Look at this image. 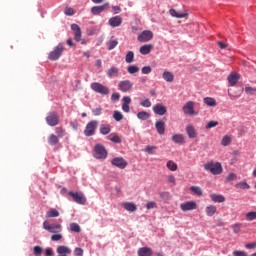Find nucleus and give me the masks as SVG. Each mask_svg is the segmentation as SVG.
<instances>
[{
  "label": "nucleus",
  "mask_w": 256,
  "mask_h": 256,
  "mask_svg": "<svg viewBox=\"0 0 256 256\" xmlns=\"http://www.w3.org/2000/svg\"><path fill=\"white\" fill-rule=\"evenodd\" d=\"M205 171H210L212 175H221L223 173V166L219 162H208L204 164Z\"/></svg>",
  "instance_id": "obj_1"
},
{
  "label": "nucleus",
  "mask_w": 256,
  "mask_h": 256,
  "mask_svg": "<svg viewBox=\"0 0 256 256\" xmlns=\"http://www.w3.org/2000/svg\"><path fill=\"white\" fill-rule=\"evenodd\" d=\"M97 127H99V122L97 120L90 121L84 129L85 137H93L97 131Z\"/></svg>",
  "instance_id": "obj_2"
},
{
  "label": "nucleus",
  "mask_w": 256,
  "mask_h": 256,
  "mask_svg": "<svg viewBox=\"0 0 256 256\" xmlns=\"http://www.w3.org/2000/svg\"><path fill=\"white\" fill-rule=\"evenodd\" d=\"M64 51H65V46H63V44H59L54 48L53 51L49 53L48 59H50V61H57V59H59V57L63 55Z\"/></svg>",
  "instance_id": "obj_3"
},
{
  "label": "nucleus",
  "mask_w": 256,
  "mask_h": 256,
  "mask_svg": "<svg viewBox=\"0 0 256 256\" xmlns=\"http://www.w3.org/2000/svg\"><path fill=\"white\" fill-rule=\"evenodd\" d=\"M43 229L49 233H61V231H63V226H61V224H51L48 221H44Z\"/></svg>",
  "instance_id": "obj_4"
},
{
  "label": "nucleus",
  "mask_w": 256,
  "mask_h": 256,
  "mask_svg": "<svg viewBox=\"0 0 256 256\" xmlns=\"http://www.w3.org/2000/svg\"><path fill=\"white\" fill-rule=\"evenodd\" d=\"M68 195H70L73 201H75V203H77L78 205H85L87 203V198L82 192L70 191L68 192Z\"/></svg>",
  "instance_id": "obj_5"
},
{
  "label": "nucleus",
  "mask_w": 256,
  "mask_h": 256,
  "mask_svg": "<svg viewBox=\"0 0 256 256\" xmlns=\"http://www.w3.org/2000/svg\"><path fill=\"white\" fill-rule=\"evenodd\" d=\"M90 87L92 91H95V93H99L100 95H109V89L107 86L99 82H93Z\"/></svg>",
  "instance_id": "obj_6"
},
{
  "label": "nucleus",
  "mask_w": 256,
  "mask_h": 256,
  "mask_svg": "<svg viewBox=\"0 0 256 256\" xmlns=\"http://www.w3.org/2000/svg\"><path fill=\"white\" fill-rule=\"evenodd\" d=\"M94 153L96 159H107V150L105 149V146L101 144L95 146Z\"/></svg>",
  "instance_id": "obj_7"
},
{
  "label": "nucleus",
  "mask_w": 256,
  "mask_h": 256,
  "mask_svg": "<svg viewBox=\"0 0 256 256\" xmlns=\"http://www.w3.org/2000/svg\"><path fill=\"white\" fill-rule=\"evenodd\" d=\"M46 123L50 127H57L59 125V114L57 112H50L46 117Z\"/></svg>",
  "instance_id": "obj_8"
},
{
  "label": "nucleus",
  "mask_w": 256,
  "mask_h": 256,
  "mask_svg": "<svg viewBox=\"0 0 256 256\" xmlns=\"http://www.w3.org/2000/svg\"><path fill=\"white\" fill-rule=\"evenodd\" d=\"M118 89L122 93H130V91H133V82L131 80H122L118 84Z\"/></svg>",
  "instance_id": "obj_9"
},
{
  "label": "nucleus",
  "mask_w": 256,
  "mask_h": 256,
  "mask_svg": "<svg viewBox=\"0 0 256 256\" xmlns=\"http://www.w3.org/2000/svg\"><path fill=\"white\" fill-rule=\"evenodd\" d=\"M153 39V32L150 30H144L140 35H138V41L140 43H147Z\"/></svg>",
  "instance_id": "obj_10"
},
{
  "label": "nucleus",
  "mask_w": 256,
  "mask_h": 256,
  "mask_svg": "<svg viewBox=\"0 0 256 256\" xmlns=\"http://www.w3.org/2000/svg\"><path fill=\"white\" fill-rule=\"evenodd\" d=\"M184 115H195V102L188 101L182 108Z\"/></svg>",
  "instance_id": "obj_11"
},
{
  "label": "nucleus",
  "mask_w": 256,
  "mask_h": 256,
  "mask_svg": "<svg viewBox=\"0 0 256 256\" xmlns=\"http://www.w3.org/2000/svg\"><path fill=\"white\" fill-rule=\"evenodd\" d=\"M180 209L181 211H193L195 209H197V202L195 201H188V202H184L182 204H180Z\"/></svg>",
  "instance_id": "obj_12"
},
{
  "label": "nucleus",
  "mask_w": 256,
  "mask_h": 256,
  "mask_svg": "<svg viewBox=\"0 0 256 256\" xmlns=\"http://www.w3.org/2000/svg\"><path fill=\"white\" fill-rule=\"evenodd\" d=\"M152 110L154 111L155 115L163 116L167 114V106L158 103L152 107Z\"/></svg>",
  "instance_id": "obj_13"
},
{
  "label": "nucleus",
  "mask_w": 256,
  "mask_h": 256,
  "mask_svg": "<svg viewBox=\"0 0 256 256\" xmlns=\"http://www.w3.org/2000/svg\"><path fill=\"white\" fill-rule=\"evenodd\" d=\"M111 164L114 165V167H118V169H125V167H127V161L121 157L112 159Z\"/></svg>",
  "instance_id": "obj_14"
},
{
  "label": "nucleus",
  "mask_w": 256,
  "mask_h": 256,
  "mask_svg": "<svg viewBox=\"0 0 256 256\" xmlns=\"http://www.w3.org/2000/svg\"><path fill=\"white\" fill-rule=\"evenodd\" d=\"M109 9V3H105L102 6H94L91 8V13L93 15H99L100 13H103V11H107Z\"/></svg>",
  "instance_id": "obj_15"
},
{
  "label": "nucleus",
  "mask_w": 256,
  "mask_h": 256,
  "mask_svg": "<svg viewBox=\"0 0 256 256\" xmlns=\"http://www.w3.org/2000/svg\"><path fill=\"white\" fill-rule=\"evenodd\" d=\"M122 23H123V18H121V16H114L109 19L110 27H121Z\"/></svg>",
  "instance_id": "obj_16"
},
{
  "label": "nucleus",
  "mask_w": 256,
  "mask_h": 256,
  "mask_svg": "<svg viewBox=\"0 0 256 256\" xmlns=\"http://www.w3.org/2000/svg\"><path fill=\"white\" fill-rule=\"evenodd\" d=\"M72 31H74V39L75 41L79 42L81 41V27L77 24H72L71 25Z\"/></svg>",
  "instance_id": "obj_17"
},
{
  "label": "nucleus",
  "mask_w": 256,
  "mask_h": 256,
  "mask_svg": "<svg viewBox=\"0 0 256 256\" xmlns=\"http://www.w3.org/2000/svg\"><path fill=\"white\" fill-rule=\"evenodd\" d=\"M176 145H185V136L183 134H174L171 138Z\"/></svg>",
  "instance_id": "obj_18"
},
{
  "label": "nucleus",
  "mask_w": 256,
  "mask_h": 256,
  "mask_svg": "<svg viewBox=\"0 0 256 256\" xmlns=\"http://www.w3.org/2000/svg\"><path fill=\"white\" fill-rule=\"evenodd\" d=\"M123 104H122V111H124V113H129L130 111V107L129 105H131V97L129 96H124L122 98Z\"/></svg>",
  "instance_id": "obj_19"
},
{
  "label": "nucleus",
  "mask_w": 256,
  "mask_h": 256,
  "mask_svg": "<svg viewBox=\"0 0 256 256\" xmlns=\"http://www.w3.org/2000/svg\"><path fill=\"white\" fill-rule=\"evenodd\" d=\"M155 128L158 135H165V122L163 120L157 121L155 123Z\"/></svg>",
  "instance_id": "obj_20"
},
{
  "label": "nucleus",
  "mask_w": 256,
  "mask_h": 256,
  "mask_svg": "<svg viewBox=\"0 0 256 256\" xmlns=\"http://www.w3.org/2000/svg\"><path fill=\"white\" fill-rule=\"evenodd\" d=\"M186 133L189 139H197V130H195V127H193V125L186 126Z\"/></svg>",
  "instance_id": "obj_21"
},
{
  "label": "nucleus",
  "mask_w": 256,
  "mask_h": 256,
  "mask_svg": "<svg viewBox=\"0 0 256 256\" xmlns=\"http://www.w3.org/2000/svg\"><path fill=\"white\" fill-rule=\"evenodd\" d=\"M227 80H228L230 87H235V85H237V81H239V74L231 73L228 76Z\"/></svg>",
  "instance_id": "obj_22"
},
{
  "label": "nucleus",
  "mask_w": 256,
  "mask_h": 256,
  "mask_svg": "<svg viewBox=\"0 0 256 256\" xmlns=\"http://www.w3.org/2000/svg\"><path fill=\"white\" fill-rule=\"evenodd\" d=\"M138 256H153V249L142 247L138 249Z\"/></svg>",
  "instance_id": "obj_23"
},
{
  "label": "nucleus",
  "mask_w": 256,
  "mask_h": 256,
  "mask_svg": "<svg viewBox=\"0 0 256 256\" xmlns=\"http://www.w3.org/2000/svg\"><path fill=\"white\" fill-rule=\"evenodd\" d=\"M122 207H124V209L130 213H135V211H137V205H135L133 202H125L122 204Z\"/></svg>",
  "instance_id": "obj_24"
},
{
  "label": "nucleus",
  "mask_w": 256,
  "mask_h": 256,
  "mask_svg": "<svg viewBox=\"0 0 256 256\" xmlns=\"http://www.w3.org/2000/svg\"><path fill=\"white\" fill-rule=\"evenodd\" d=\"M153 50V44H146L140 47L139 52L141 55H149Z\"/></svg>",
  "instance_id": "obj_25"
},
{
  "label": "nucleus",
  "mask_w": 256,
  "mask_h": 256,
  "mask_svg": "<svg viewBox=\"0 0 256 256\" xmlns=\"http://www.w3.org/2000/svg\"><path fill=\"white\" fill-rule=\"evenodd\" d=\"M162 78L164 81H167V83H173L175 81V75L169 71H164L162 74Z\"/></svg>",
  "instance_id": "obj_26"
},
{
  "label": "nucleus",
  "mask_w": 256,
  "mask_h": 256,
  "mask_svg": "<svg viewBox=\"0 0 256 256\" xmlns=\"http://www.w3.org/2000/svg\"><path fill=\"white\" fill-rule=\"evenodd\" d=\"M210 199H212L214 203H225V196L221 194H211Z\"/></svg>",
  "instance_id": "obj_27"
},
{
  "label": "nucleus",
  "mask_w": 256,
  "mask_h": 256,
  "mask_svg": "<svg viewBox=\"0 0 256 256\" xmlns=\"http://www.w3.org/2000/svg\"><path fill=\"white\" fill-rule=\"evenodd\" d=\"M169 13L171 17H176L177 19H183L184 17H187L186 12H177L175 9H170Z\"/></svg>",
  "instance_id": "obj_28"
},
{
  "label": "nucleus",
  "mask_w": 256,
  "mask_h": 256,
  "mask_svg": "<svg viewBox=\"0 0 256 256\" xmlns=\"http://www.w3.org/2000/svg\"><path fill=\"white\" fill-rule=\"evenodd\" d=\"M99 131H100L101 135H109V133H111V125L102 124V125H100Z\"/></svg>",
  "instance_id": "obj_29"
},
{
  "label": "nucleus",
  "mask_w": 256,
  "mask_h": 256,
  "mask_svg": "<svg viewBox=\"0 0 256 256\" xmlns=\"http://www.w3.org/2000/svg\"><path fill=\"white\" fill-rule=\"evenodd\" d=\"M108 77L111 79L113 77H118L119 76V68L113 66L107 71Z\"/></svg>",
  "instance_id": "obj_30"
},
{
  "label": "nucleus",
  "mask_w": 256,
  "mask_h": 256,
  "mask_svg": "<svg viewBox=\"0 0 256 256\" xmlns=\"http://www.w3.org/2000/svg\"><path fill=\"white\" fill-rule=\"evenodd\" d=\"M108 51H113V49H115V47H117V45H119V41H117V39H115L114 37H112L108 42Z\"/></svg>",
  "instance_id": "obj_31"
},
{
  "label": "nucleus",
  "mask_w": 256,
  "mask_h": 256,
  "mask_svg": "<svg viewBox=\"0 0 256 256\" xmlns=\"http://www.w3.org/2000/svg\"><path fill=\"white\" fill-rule=\"evenodd\" d=\"M137 117L140 119V121H147V119L151 117V114H149L147 111H140L137 113Z\"/></svg>",
  "instance_id": "obj_32"
},
{
  "label": "nucleus",
  "mask_w": 256,
  "mask_h": 256,
  "mask_svg": "<svg viewBox=\"0 0 256 256\" xmlns=\"http://www.w3.org/2000/svg\"><path fill=\"white\" fill-rule=\"evenodd\" d=\"M46 217H47L48 219H51V218H53V217H59V212H58L57 209L51 208V209H49V210L46 212Z\"/></svg>",
  "instance_id": "obj_33"
},
{
  "label": "nucleus",
  "mask_w": 256,
  "mask_h": 256,
  "mask_svg": "<svg viewBox=\"0 0 256 256\" xmlns=\"http://www.w3.org/2000/svg\"><path fill=\"white\" fill-rule=\"evenodd\" d=\"M204 103L208 107H217V101H215V98L206 97L204 98Z\"/></svg>",
  "instance_id": "obj_34"
},
{
  "label": "nucleus",
  "mask_w": 256,
  "mask_h": 256,
  "mask_svg": "<svg viewBox=\"0 0 256 256\" xmlns=\"http://www.w3.org/2000/svg\"><path fill=\"white\" fill-rule=\"evenodd\" d=\"M215 213H217V207L216 206L210 205V206L206 207V215L208 217H213V215Z\"/></svg>",
  "instance_id": "obj_35"
},
{
  "label": "nucleus",
  "mask_w": 256,
  "mask_h": 256,
  "mask_svg": "<svg viewBox=\"0 0 256 256\" xmlns=\"http://www.w3.org/2000/svg\"><path fill=\"white\" fill-rule=\"evenodd\" d=\"M126 63H133L135 61V53L133 51H128L125 56Z\"/></svg>",
  "instance_id": "obj_36"
},
{
  "label": "nucleus",
  "mask_w": 256,
  "mask_h": 256,
  "mask_svg": "<svg viewBox=\"0 0 256 256\" xmlns=\"http://www.w3.org/2000/svg\"><path fill=\"white\" fill-rule=\"evenodd\" d=\"M166 167H167V169H169V171H177V169H178L177 163L173 162V160H169L166 163Z\"/></svg>",
  "instance_id": "obj_37"
},
{
  "label": "nucleus",
  "mask_w": 256,
  "mask_h": 256,
  "mask_svg": "<svg viewBox=\"0 0 256 256\" xmlns=\"http://www.w3.org/2000/svg\"><path fill=\"white\" fill-rule=\"evenodd\" d=\"M108 139L112 141V143H121V137L116 133H112L108 136Z\"/></svg>",
  "instance_id": "obj_38"
},
{
  "label": "nucleus",
  "mask_w": 256,
  "mask_h": 256,
  "mask_svg": "<svg viewBox=\"0 0 256 256\" xmlns=\"http://www.w3.org/2000/svg\"><path fill=\"white\" fill-rule=\"evenodd\" d=\"M49 145H57L59 143V138L55 134H51L48 138Z\"/></svg>",
  "instance_id": "obj_39"
},
{
  "label": "nucleus",
  "mask_w": 256,
  "mask_h": 256,
  "mask_svg": "<svg viewBox=\"0 0 256 256\" xmlns=\"http://www.w3.org/2000/svg\"><path fill=\"white\" fill-rule=\"evenodd\" d=\"M190 191H192L194 195H199V196L203 195V190L199 186H191Z\"/></svg>",
  "instance_id": "obj_40"
},
{
  "label": "nucleus",
  "mask_w": 256,
  "mask_h": 256,
  "mask_svg": "<svg viewBox=\"0 0 256 256\" xmlns=\"http://www.w3.org/2000/svg\"><path fill=\"white\" fill-rule=\"evenodd\" d=\"M70 230L72 233H81V226L77 223H71L70 224Z\"/></svg>",
  "instance_id": "obj_41"
},
{
  "label": "nucleus",
  "mask_w": 256,
  "mask_h": 256,
  "mask_svg": "<svg viewBox=\"0 0 256 256\" xmlns=\"http://www.w3.org/2000/svg\"><path fill=\"white\" fill-rule=\"evenodd\" d=\"M127 71L130 75H133L135 73H139V67L135 65H130L128 66Z\"/></svg>",
  "instance_id": "obj_42"
},
{
  "label": "nucleus",
  "mask_w": 256,
  "mask_h": 256,
  "mask_svg": "<svg viewBox=\"0 0 256 256\" xmlns=\"http://www.w3.org/2000/svg\"><path fill=\"white\" fill-rule=\"evenodd\" d=\"M245 217H246V221H255L256 212L255 211L248 212V213H246Z\"/></svg>",
  "instance_id": "obj_43"
},
{
  "label": "nucleus",
  "mask_w": 256,
  "mask_h": 256,
  "mask_svg": "<svg viewBox=\"0 0 256 256\" xmlns=\"http://www.w3.org/2000/svg\"><path fill=\"white\" fill-rule=\"evenodd\" d=\"M113 119L116 120V121H123V113L115 110L114 111V114H113Z\"/></svg>",
  "instance_id": "obj_44"
},
{
  "label": "nucleus",
  "mask_w": 256,
  "mask_h": 256,
  "mask_svg": "<svg viewBox=\"0 0 256 256\" xmlns=\"http://www.w3.org/2000/svg\"><path fill=\"white\" fill-rule=\"evenodd\" d=\"M231 143V137L229 136H224L221 140V145H223V147H227L228 145H230Z\"/></svg>",
  "instance_id": "obj_45"
},
{
  "label": "nucleus",
  "mask_w": 256,
  "mask_h": 256,
  "mask_svg": "<svg viewBox=\"0 0 256 256\" xmlns=\"http://www.w3.org/2000/svg\"><path fill=\"white\" fill-rule=\"evenodd\" d=\"M145 151L149 155H154L155 151H157V147L156 146L148 145V146H146Z\"/></svg>",
  "instance_id": "obj_46"
},
{
  "label": "nucleus",
  "mask_w": 256,
  "mask_h": 256,
  "mask_svg": "<svg viewBox=\"0 0 256 256\" xmlns=\"http://www.w3.org/2000/svg\"><path fill=\"white\" fill-rule=\"evenodd\" d=\"M245 93L247 94V95H255V93H256V87H251V86H246L245 87Z\"/></svg>",
  "instance_id": "obj_47"
},
{
  "label": "nucleus",
  "mask_w": 256,
  "mask_h": 256,
  "mask_svg": "<svg viewBox=\"0 0 256 256\" xmlns=\"http://www.w3.org/2000/svg\"><path fill=\"white\" fill-rule=\"evenodd\" d=\"M237 189H250V186L247 182H239L235 185Z\"/></svg>",
  "instance_id": "obj_48"
},
{
  "label": "nucleus",
  "mask_w": 256,
  "mask_h": 256,
  "mask_svg": "<svg viewBox=\"0 0 256 256\" xmlns=\"http://www.w3.org/2000/svg\"><path fill=\"white\" fill-rule=\"evenodd\" d=\"M55 133L58 137H65V129L61 128V127H57L55 129Z\"/></svg>",
  "instance_id": "obj_49"
},
{
  "label": "nucleus",
  "mask_w": 256,
  "mask_h": 256,
  "mask_svg": "<svg viewBox=\"0 0 256 256\" xmlns=\"http://www.w3.org/2000/svg\"><path fill=\"white\" fill-rule=\"evenodd\" d=\"M92 113H93L94 117H99V115H102L103 109L101 108V106H99V107L93 109Z\"/></svg>",
  "instance_id": "obj_50"
},
{
  "label": "nucleus",
  "mask_w": 256,
  "mask_h": 256,
  "mask_svg": "<svg viewBox=\"0 0 256 256\" xmlns=\"http://www.w3.org/2000/svg\"><path fill=\"white\" fill-rule=\"evenodd\" d=\"M140 105H141V107L149 108V107H151V100H149V98H146L145 100L140 102Z\"/></svg>",
  "instance_id": "obj_51"
},
{
  "label": "nucleus",
  "mask_w": 256,
  "mask_h": 256,
  "mask_svg": "<svg viewBox=\"0 0 256 256\" xmlns=\"http://www.w3.org/2000/svg\"><path fill=\"white\" fill-rule=\"evenodd\" d=\"M217 125H219V122L212 120L208 122V124L206 125V129H213V127H217Z\"/></svg>",
  "instance_id": "obj_52"
},
{
  "label": "nucleus",
  "mask_w": 256,
  "mask_h": 256,
  "mask_svg": "<svg viewBox=\"0 0 256 256\" xmlns=\"http://www.w3.org/2000/svg\"><path fill=\"white\" fill-rule=\"evenodd\" d=\"M65 15H68L69 17L75 15V10L71 7H67L64 11Z\"/></svg>",
  "instance_id": "obj_53"
},
{
  "label": "nucleus",
  "mask_w": 256,
  "mask_h": 256,
  "mask_svg": "<svg viewBox=\"0 0 256 256\" xmlns=\"http://www.w3.org/2000/svg\"><path fill=\"white\" fill-rule=\"evenodd\" d=\"M151 71H153V69L151 68V66H144L142 68V73L143 75H149V73H151Z\"/></svg>",
  "instance_id": "obj_54"
},
{
  "label": "nucleus",
  "mask_w": 256,
  "mask_h": 256,
  "mask_svg": "<svg viewBox=\"0 0 256 256\" xmlns=\"http://www.w3.org/2000/svg\"><path fill=\"white\" fill-rule=\"evenodd\" d=\"M41 253H43V248H41V246H35L34 247V255L39 256V255H41Z\"/></svg>",
  "instance_id": "obj_55"
},
{
  "label": "nucleus",
  "mask_w": 256,
  "mask_h": 256,
  "mask_svg": "<svg viewBox=\"0 0 256 256\" xmlns=\"http://www.w3.org/2000/svg\"><path fill=\"white\" fill-rule=\"evenodd\" d=\"M63 239V235L61 234H54L51 236V241H61Z\"/></svg>",
  "instance_id": "obj_56"
},
{
  "label": "nucleus",
  "mask_w": 256,
  "mask_h": 256,
  "mask_svg": "<svg viewBox=\"0 0 256 256\" xmlns=\"http://www.w3.org/2000/svg\"><path fill=\"white\" fill-rule=\"evenodd\" d=\"M234 233H239L241 231V223H236L232 226Z\"/></svg>",
  "instance_id": "obj_57"
},
{
  "label": "nucleus",
  "mask_w": 256,
  "mask_h": 256,
  "mask_svg": "<svg viewBox=\"0 0 256 256\" xmlns=\"http://www.w3.org/2000/svg\"><path fill=\"white\" fill-rule=\"evenodd\" d=\"M156 207H157V203L154 202V201L148 202V203L146 204V208H147V209H156Z\"/></svg>",
  "instance_id": "obj_58"
},
{
  "label": "nucleus",
  "mask_w": 256,
  "mask_h": 256,
  "mask_svg": "<svg viewBox=\"0 0 256 256\" xmlns=\"http://www.w3.org/2000/svg\"><path fill=\"white\" fill-rule=\"evenodd\" d=\"M235 179H237V175L235 173H230L227 177H226V181H235Z\"/></svg>",
  "instance_id": "obj_59"
},
{
  "label": "nucleus",
  "mask_w": 256,
  "mask_h": 256,
  "mask_svg": "<svg viewBox=\"0 0 256 256\" xmlns=\"http://www.w3.org/2000/svg\"><path fill=\"white\" fill-rule=\"evenodd\" d=\"M233 255H234V256H248V255H247V252H245V251H240V250L234 251V252H233Z\"/></svg>",
  "instance_id": "obj_60"
},
{
  "label": "nucleus",
  "mask_w": 256,
  "mask_h": 256,
  "mask_svg": "<svg viewBox=\"0 0 256 256\" xmlns=\"http://www.w3.org/2000/svg\"><path fill=\"white\" fill-rule=\"evenodd\" d=\"M74 255L75 256H83V248H75Z\"/></svg>",
  "instance_id": "obj_61"
},
{
  "label": "nucleus",
  "mask_w": 256,
  "mask_h": 256,
  "mask_svg": "<svg viewBox=\"0 0 256 256\" xmlns=\"http://www.w3.org/2000/svg\"><path fill=\"white\" fill-rule=\"evenodd\" d=\"M120 97H121V95L119 93H113L111 95V100L112 101H119Z\"/></svg>",
  "instance_id": "obj_62"
},
{
  "label": "nucleus",
  "mask_w": 256,
  "mask_h": 256,
  "mask_svg": "<svg viewBox=\"0 0 256 256\" xmlns=\"http://www.w3.org/2000/svg\"><path fill=\"white\" fill-rule=\"evenodd\" d=\"M245 247L246 249H256V241L252 243H247Z\"/></svg>",
  "instance_id": "obj_63"
},
{
  "label": "nucleus",
  "mask_w": 256,
  "mask_h": 256,
  "mask_svg": "<svg viewBox=\"0 0 256 256\" xmlns=\"http://www.w3.org/2000/svg\"><path fill=\"white\" fill-rule=\"evenodd\" d=\"M167 179H168V183H172L173 185H175V176L168 175Z\"/></svg>",
  "instance_id": "obj_64"
}]
</instances>
